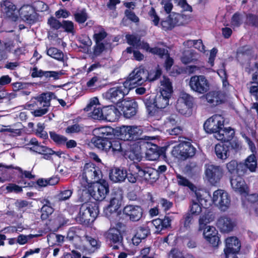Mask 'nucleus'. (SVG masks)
<instances>
[{"instance_id": "nucleus-5", "label": "nucleus", "mask_w": 258, "mask_h": 258, "mask_svg": "<svg viewBox=\"0 0 258 258\" xmlns=\"http://www.w3.org/2000/svg\"><path fill=\"white\" fill-rule=\"evenodd\" d=\"M171 96H167L161 93H157L155 96L153 103L149 105L146 102V106L149 114L151 116H156L161 111L158 109H163L166 107L169 104V99Z\"/></svg>"}, {"instance_id": "nucleus-50", "label": "nucleus", "mask_w": 258, "mask_h": 258, "mask_svg": "<svg viewBox=\"0 0 258 258\" xmlns=\"http://www.w3.org/2000/svg\"><path fill=\"white\" fill-rule=\"evenodd\" d=\"M149 19L152 24L156 26H159L160 17L157 15L155 10L153 8H151L148 12Z\"/></svg>"}, {"instance_id": "nucleus-35", "label": "nucleus", "mask_w": 258, "mask_h": 258, "mask_svg": "<svg viewBox=\"0 0 258 258\" xmlns=\"http://www.w3.org/2000/svg\"><path fill=\"white\" fill-rule=\"evenodd\" d=\"M119 112L113 107H105L103 108V120L109 121H114L118 116Z\"/></svg>"}, {"instance_id": "nucleus-40", "label": "nucleus", "mask_w": 258, "mask_h": 258, "mask_svg": "<svg viewBox=\"0 0 258 258\" xmlns=\"http://www.w3.org/2000/svg\"><path fill=\"white\" fill-rule=\"evenodd\" d=\"M183 99H178L176 108L177 110L182 114H187L190 113V109L192 107V105L189 104H185L183 103Z\"/></svg>"}, {"instance_id": "nucleus-56", "label": "nucleus", "mask_w": 258, "mask_h": 258, "mask_svg": "<svg viewBox=\"0 0 258 258\" xmlns=\"http://www.w3.org/2000/svg\"><path fill=\"white\" fill-rule=\"evenodd\" d=\"M243 15L239 13H235L231 18V23L233 27L239 26L242 22Z\"/></svg>"}, {"instance_id": "nucleus-62", "label": "nucleus", "mask_w": 258, "mask_h": 258, "mask_svg": "<svg viewBox=\"0 0 258 258\" xmlns=\"http://www.w3.org/2000/svg\"><path fill=\"white\" fill-rule=\"evenodd\" d=\"M75 18L78 22L80 23H84L87 19V15L85 11H82L77 13L75 15Z\"/></svg>"}, {"instance_id": "nucleus-17", "label": "nucleus", "mask_w": 258, "mask_h": 258, "mask_svg": "<svg viewBox=\"0 0 258 258\" xmlns=\"http://www.w3.org/2000/svg\"><path fill=\"white\" fill-rule=\"evenodd\" d=\"M99 105V102L98 98L93 97L90 100L85 110L86 111H91L89 114L92 118L103 120V108L101 109Z\"/></svg>"}, {"instance_id": "nucleus-64", "label": "nucleus", "mask_w": 258, "mask_h": 258, "mask_svg": "<svg viewBox=\"0 0 258 258\" xmlns=\"http://www.w3.org/2000/svg\"><path fill=\"white\" fill-rule=\"evenodd\" d=\"M6 190L10 192L19 193L22 191V188L15 184L10 183L6 187Z\"/></svg>"}, {"instance_id": "nucleus-19", "label": "nucleus", "mask_w": 258, "mask_h": 258, "mask_svg": "<svg viewBox=\"0 0 258 258\" xmlns=\"http://www.w3.org/2000/svg\"><path fill=\"white\" fill-rule=\"evenodd\" d=\"M117 105L126 118H130L137 113L138 104L134 100H124L122 101L120 105Z\"/></svg>"}, {"instance_id": "nucleus-47", "label": "nucleus", "mask_w": 258, "mask_h": 258, "mask_svg": "<svg viewBox=\"0 0 258 258\" xmlns=\"http://www.w3.org/2000/svg\"><path fill=\"white\" fill-rule=\"evenodd\" d=\"M73 194V190L65 189L61 190L55 196V199L58 202L66 201L69 200Z\"/></svg>"}, {"instance_id": "nucleus-8", "label": "nucleus", "mask_w": 258, "mask_h": 258, "mask_svg": "<svg viewBox=\"0 0 258 258\" xmlns=\"http://www.w3.org/2000/svg\"><path fill=\"white\" fill-rule=\"evenodd\" d=\"M86 191H84L85 194H87L88 197L91 195L93 198L97 201H102L105 198L106 195L109 192V188L108 183L102 180L99 182L93 183V192H91V185L90 187L86 189Z\"/></svg>"}, {"instance_id": "nucleus-11", "label": "nucleus", "mask_w": 258, "mask_h": 258, "mask_svg": "<svg viewBox=\"0 0 258 258\" xmlns=\"http://www.w3.org/2000/svg\"><path fill=\"white\" fill-rule=\"evenodd\" d=\"M195 148L189 142H183L174 147L171 154L178 158L184 160L193 156L195 154Z\"/></svg>"}, {"instance_id": "nucleus-13", "label": "nucleus", "mask_w": 258, "mask_h": 258, "mask_svg": "<svg viewBox=\"0 0 258 258\" xmlns=\"http://www.w3.org/2000/svg\"><path fill=\"white\" fill-rule=\"evenodd\" d=\"M224 117L220 114H215L206 120L204 128L208 133H218L224 126Z\"/></svg>"}, {"instance_id": "nucleus-61", "label": "nucleus", "mask_w": 258, "mask_h": 258, "mask_svg": "<svg viewBox=\"0 0 258 258\" xmlns=\"http://www.w3.org/2000/svg\"><path fill=\"white\" fill-rule=\"evenodd\" d=\"M183 99V103L185 104H189L192 106L193 104V97L189 94L181 92L180 94L178 99Z\"/></svg>"}, {"instance_id": "nucleus-22", "label": "nucleus", "mask_w": 258, "mask_h": 258, "mask_svg": "<svg viewBox=\"0 0 258 258\" xmlns=\"http://www.w3.org/2000/svg\"><path fill=\"white\" fill-rule=\"evenodd\" d=\"M203 235L207 241L213 246L218 245L220 239L218 236V231L213 226H207L204 229Z\"/></svg>"}, {"instance_id": "nucleus-10", "label": "nucleus", "mask_w": 258, "mask_h": 258, "mask_svg": "<svg viewBox=\"0 0 258 258\" xmlns=\"http://www.w3.org/2000/svg\"><path fill=\"white\" fill-rule=\"evenodd\" d=\"M205 178L212 185H216L218 183L223 175L222 168L219 166L211 164L205 165Z\"/></svg>"}, {"instance_id": "nucleus-54", "label": "nucleus", "mask_w": 258, "mask_h": 258, "mask_svg": "<svg viewBox=\"0 0 258 258\" xmlns=\"http://www.w3.org/2000/svg\"><path fill=\"white\" fill-rule=\"evenodd\" d=\"M125 37L128 44L136 46V47L138 46L140 41V39L139 37L134 35L128 34L126 35Z\"/></svg>"}, {"instance_id": "nucleus-16", "label": "nucleus", "mask_w": 258, "mask_h": 258, "mask_svg": "<svg viewBox=\"0 0 258 258\" xmlns=\"http://www.w3.org/2000/svg\"><path fill=\"white\" fill-rule=\"evenodd\" d=\"M122 198V191L120 189H115L112 193L109 204L104 210L106 214L116 212L121 206Z\"/></svg>"}, {"instance_id": "nucleus-21", "label": "nucleus", "mask_w": 258, "mask_h": 258, "mask_svg": "<svg viewBox=\"0 0 258 258\" xmlns=\"http://www.w3.org/2000/svg\"><path fill=\"white\" fill-rule=\"evenodd\" d=\"M123 213L132 221H138L142 217L143 210L137 205H127L123 209Z\"/></svg>"}, {"instance_id": "nucleus-59", "label": "nucleus", "mask_w": 258, "mask_h": 258, "mask_svg": "<svg viewBox=\"0 0 258 258\" xmlns=\"http://www.w3.org/2000/svg\"><path fill=\"white\" fill-rule=\"evenodd\" d=\"M37 236L38 235L29 234L28 235H24L20 234L17 237V242L21 245H23L26 243L29 239L37 237Z\"/></svg>"}, {"instance_id": "nucleus-6", "label": "nucleus", "mask_w": 258, "mask_h": 258, "mask_svg": "<svg viewBox=\"0 0 258 258\" xmlns=\"http://www.w3.org/2000/svg\"><path fill=\"white\" fill-rule=\"evenodd\" d=\"M147 80V72L143 69H135L123 83L130 91L131 89L141 85Z\"/></svg>"}, {"instance_id": "nucleus-36", "label": "nucleus", "mask_w": 258, "mask_h": 258, "mask_svg": "<svg viewBox=\"0 0 258 258\" xmlns=\"http://www.w3.org/2000/svg\"><path fill=\"white\" fill-rule=\"evenodd\" d=\"M33 8L30 6H24L20 10L19 14L24 21L31 23L34 21Z\"/></svg>"}, {"instance_id": "nucleus-3", "label": "nucleus", "mask_w": 258, "mask_h": 258, "mask_svg": "<svg viewBox=\"0 0 258 258\" xmlns=\"http://www.w3.org/2000/svg\"><path fill=\"white\" fill-rule=\"evenodd\" d=\"M98 212V207L95 204L85 203L80 207L77 220L81 224H87L90 221H94Z\"/></svg>"}, {"instance_id": "nucleus-1", "label": "nucleus", "mask_w": 258, "mask_h": 258, "mask_svg": "<svg viewBox=\"0 0 258 258\" xmlns=\"http://www.w3.org/2000/svg\"><path fill=\"white\" fill-rule=\"evenodd\" d=\"M101 171L99 168L91 162L86 163L81 170V174L79 176L80 189L83 191L90 187L95 181L100 179Z\"/></svg>"}, {"instance_id": "nucleus-33", "label": "nucleus", "mask_w": 258, "mask_h": 258, "mask_svg": "<svg viewBox=\"0 0 258 258\" xmlns=\"http://www.w3.org/2000/svg\"><path fill=\"white\" fill-rule=\"evenodd\" d=\"M234 131L231 127L222 128L218 133L214 134L215 138L220 141L228 142L233 137Z\"/></svg>"}, {"instance_id": "nucleus-20", "label": "nucleus", "mask_w": 258, "mask_h": 258, "mask_svg": "<svg viewBox=\"0 0 258 258\" xmlns=\"http://www.w3.org/2000/svg\"><path fill=\"white\" fill-rule=\"evenodd\" d=\"M201 98H205L211 106H216L224 102L225 95L221 91H211L202 96Z\"/></svg>"}, {"instance_id": "nucleus-63", "label": "nucleus", "mask_w": 258, "mask_h": 258, "mask_svg": "<svg viewBox=\"0 0 258 258\" xmlns=\"http://www.w3.org/2000/svg\"><path fill=\"white\" fill-rule=\"evenodd\" d=\"M150 52L157 54L160 57H163L164 56H166L168 54L167 51L165 49L158 47L152 48L150 49Z\"/></svg>"}, {"instance_id": "nucleus-12", "label": "nucleus", "mask_w": 258, "mask_h": 258, "mask_svg": "<svg viewBox=\"0 0 258 258\" xmlns=\"http://www.w3.org/2000/svg\"><path fill=\"white\" fill-rule=\"evenodd\" d=\"M77 248L91 253L97 250L101 246V242L91 236L86 235L80 243H75Z\"/></svg>"}, {"instance_id": "nucleus-53", "label": "nucleus", "mask_w": 258, "mask_h": 258, "mask_svg": "<svg viewBox=\"0 0 258 258\" xmlns=\"http://www.w3.org/2000/svg\"><path fill=\"white\" fill-rule=\"evenodd\" d=\"M50 136L51 139L57 144H64L67 140L65 137L52 132H50Z\"/></svg>"}, {"instance_id": "nucleus-46", "label": "nucleus", "mask_w": 258, "mask_h": 258, "mask_svg": "<svg viewBox=\"0 0 258 258\" xmlns=\"http://www.w3.org/2000/svg\"><path fill=\"white\" fill-rule=\"evenodd\" d=\"M176 181L178 185L188 187L190 189L194 191L196 188L194 185L191 183L186 177L180 175H176Z\"/></svg>"}, {"instance_id": "nucleus-15", "label": "nucleus", "mask_w": 258, "mask_h": 258, "mask_svg": "<svg viewBox=\"0 0 258 258\" xmlns=\"http://www.w3.org/2000/svg\"><path fill=\"white\" fill-rule=\"evenodd\" d=\"M241 247L239 240L235 237H230L225 240V248L224 251L226 258H236V254Z\"/></svg>"}, {"instance_id": "nucleus-37", "label": "nucleus", "mask_w": 258, "mask_h": 258, "mask_svg": "<svg viewBox=\"0 0 258 258\" xmlns=\"http://www.w3.org/2000/svg\"><path fill=\"white\" fill-rule=\"evenodd\" d=\"M53 93L51 92L42 93L39 96L35 98L37 100L36 104L37 106H42L43 107H48Z\"/></svg>"}, {"instance_id": "nucleus-25", "label": "nucleus", "mask_w": 258, "mask_h": 258, "mask_svg": "<svg viewBox=\"0 0 258 258\" xmlns=\"http://www.w3.org/2000/svg\"><path fill=\"white\" fill-rule=\"evenodd\" d=\"M103 236L106 241L110 243L117 244L121 243L122 237L120 231L115 228H110L105 231Z\"/></svg>"}, {"instance_id": "nucleus-60", "label": "nucleus", "mask_w": 258, "mask_h": 258, "mask_svg": "<svg viewBox=\"0 0 258 258\" xmlns=\"http://www.w3.org/2000/svg\"><path fill=\"white\" fill-rule=\"evenodd\" d=\"M156 149H150L146 153V156L149 160H155L159 157V153Z\"/></svg>"}, {"instance_id": "nucleus-51", "label": "nucleus", "mask_w": 258, "mask_h": 258, "mask_svg": "<svg viewBox=\"0 0 258 258\" xmlns=\"http://www.w3.org/2000/svg\"><path fill=\"white\" fill-rule=\"evenodd\" d=\"M201 205L199 204L195 200H192L189 207L190 214L192 215H198L202 212Z\"/></svg>"}, {"instance_id": "nucleus-45", "label": "nucleus", "mask_w": 258, "mask_h": 258, "mask_svg": "<svg viewBox=\"0 0 258 258\" xmlns=\"http://www.w3.org/2000/svg\"><path fill=\"white\" fill-rule=\"evenodd\" d=\"M107 36V33L105 30L101 27H97L94 30L93 35L96 43L101 42Z\"/></svg>"}, {"instance_id": "nucleus-24", "label": "nucleus", "mask_w": 258, "mask_h": 258, "mask_svg": "<svg viewBox=\"0 0 258 258\" xmlns=\"http://www.w3.org/2000/svg\"><path fill=\"white\" fill-rule=\"evenodd\" d=\"M27 145L28 146L27 148L30 151L40 154L51 155L53 153V151L50 148L40 145L35 138L31 139Z\"/></svg>"}, {"instance_id": "nucleus-42", "label": "nucleus", "mask_w": 258, "mask_h": 258, "mask_svg": "<svg viewBox=\"0 0 258 258\" xmlns=\"http://www.w3.org/2000/svg\"><path fill=\"white\" fill-rule=\"evenodd\" d=\"M81 43L80 46L84 48V51L88 53L90 50L92 42L90 38L86 35H82L79 38Z\"/></svg>"}, {"instance_id": "nucleus-14", "label": "nucleus", "mask_w": 258, "mask_h": 258, "mask_svg": "<svg viewBox=\"0 0 258 258\" xmlns=\"http://www.w3.org/2000/svg\"><path fill=\"white\" fill-rule=\"evenodd\" d=\"M212 201L216 206L223 211H226L230 205V199L228 193L222 189H218L213 192Z\"/></svg>"}, {"instance_id": "nucleus-34", "label": "nucleus", "mask_w": 258, "mask_h": 258, "mask_svg": "<svg viewBox=\"0 0 258 258\" xmlns=\"http://www.w3.org/2000/svg\"><path fill=\"white\" fill-rule=\"evenodd\" d=\"M215 152L218 158L225 160L229 156V148L226 143L216 144L215 147Z\"/></svg>"}, {"instance_id": "nucleus-7", "label": "nucleus", "mask_w": 258, "mask_h": 258, "mask_svg": "<svg viewBox=\"0 0 258 258\" xmlns=\"http://www.w3.org/2000/svg\"><path fill=\"white\" fill-rule=\"evenodd\" d=\"M190 89L199 94L207 92L210 89V83L203 75L192 76L188 83Z\"/></svg>"}, {"instance_id": "nucleus-58", "label": "nucleus", "mask_w": 258, "mask_h": 258, "mask_svg": "<svg viewBox=\"0 0 258 258\" xmlns=\"http://www.w3.org/2000/svg\"><path fill=\"white\" fill-rule=\"evenodd\" d=\"M33 8L38 12H44L47 10L48 6L42 1H37L33 3Z\"/></svg>"}, {"instance_id": "nucleus-32", "label": "nucleus", "mask_w": 258, "mask_h": 258, "mask_svg": "<svg viewBox=\"0 0 258 258\" xmlns=\"http://www.w3.org/2000/svg\"><path fill=\"white\" fill-rule=\"evenodd\" d=\"M140 173V177L151 182L155 181L158 178V171L152 168H141Z\"/></svg>"}, {"instance_id": "nucleus-55", "label": "nucleus", "mask_w": 258, "mask_h": 258, "mask_svg": "<svg viewBox=\"0 0 258 258\" xmlns=\"http://www.w3.org/2000/svg\"><path fill=\"white\" fill-rule=\"evenodd\" d=\"M178 122L177 117L175 115H172L166 118L165 121V125L166 127L169 128L176 126Z\"/></svg>"}, {"instance_id": "nucleus-4", "label": "nucleus", "mask_w": 258, "mask_h": 258, "mask_svg": "<svg viewBox=\"0 0 258 258\" xmlns=\"http://www.w3.org/2000/svg\"><path fill=\"white\" fill-rule=\"evenodd\" d=\"M92 141L96 147L106 152L115 154L121 151V143L118 140H110L108 138H93Z\"/></svg>"}, {"instance_id": "nucleus-44", "label": "nucleus", "mask_w": 258, "mask_h": 258, "mask_svg": "<svg viewBox=\"0 0 258 258\" xmlns=\"http://www.w3.org/2000/svg\"><path fill=\"white\" fill-rule=\"evenodd\" d=\"M162 74L161 68L158 66L147 73V80L154 81L159 78Z\"/></svg>"}, {"instance_id": "nucleus-49", "label": "nucleus", "mask_w": 258, "mask_h": 258, "mask_svg": "<svg viewBox=\"0 0 258 258\" xmlns=\"http://www.w3.org/2000/svg\"><path fill=\"white\" fill-rule=\"evenodd\" d=\"M192 220V216L190 214H186L181 222V225L179 228V231L183 232L187 230L189 228Z\"/></svg>"}, {"instance_id": "nucleus-41", "label": "nucleus", "mask_w": 258, "mask_h": 258, "mask_svg": "<svg viewBox=\"0 0 258 258\" xmlns=\"http://www.w3.org/2000/svg\"><path fill=\"white\" fill-rule=\"evenodd\" d=\"M252 81L251 84L254 85L251 86L249 88L250 93L255 97L256 100L258 99V69L252 75Z\"/></svg>"}, {"instance_id": "nucleus-43", "label": "nucleus", "mask_w": 258, "mask_h": 258, "mask_svg": "<svg viewBox=\"0 0 258 258\" xmlns=\"http://www.w3.org/2000/svg\"><path fill=\"white\" fill-rule=\"evenodd\" d=\"M46 53L48 56L57 60H62L63 58L62 52L55 47L48 48Z\"/></svg>"}, {"instance_id": "nucleus-31", "label": "nucleus", "mask_w": 258, "mask_h": 258, "mask_svg": "<svg viewBox=\"0 0 258 258\" xmlns=\"http://www.w3.org/2000/svg\"><path fill=\"white\" fill-rule=\"evenodd\" d=\"M217 225L222 231L228 232L233 229L235 226V223L229 218L223 216L219 219Z\"/></svg>"}, {"instance_id": "nucleus-52", "label": "nucleus", "mask_w": 258, "mask_h": 258, "mask_svg": "<svg viewBox=\"0 0 258 258\" xmlns=\"http://www.w3.org/2000/svg\"><path fill=\"white\" fill-rule=\"evenodd\" d=\"M212 220V218L209 214H205L201 216L199 219V230H202Z\"/></svg>"}, {"instance_id": "nucleus-27", "label": "nucleus", "mask_w": 258, "mask_h": 258, "mask_svg": "<svg viewBox=\"0 0 258 258\" xmlns=\"http://www.w3.org/2000/svg\"><path fill=\"white\" fill-rule=\"evenodd\" d=\"M126 170L122 167H113L109 172V178L114 182H120L126 178Z\"/></svg>"}, {"instance_id": "nucleus-30", "label": "nucleus", "mask_w": 258, "mask_h": 258, "mask_svg": "<svg viewBox=\"0 0 258 258\" xmlns=\"http://www.w3.org/2000/svg\"><path fill=\"white\" fill-rule=\"evenodd\" d=\"M141 167L138 164H132L128 168V171L126 170V178L131 183H135L138 177H140Z\"/></svg>"}, {"instance_id": "nucleus-28", "label": "nucleus", "mask_w": 258, "mask_h": 258, "mask_svg": "<svg viewBox=\"0 0 258 258\" xmlns=\"http://www.w3.org/2000/svg\"><path fill=\"white\" fill-rule=\"evenodd\" d=\"M231 185L232 187L240 193H245L247 190V186L241 177L234 175L231 178Z\"/></svg>"}, {"instance_id": "nucleus-29", "label": "nucleus", "mask_w": 258, "mask_h": 258, "mask_svg": "<svg viewBox=\"0 0 258 258\" xmlns=\"http://www.w3.org/2000/svg\"><path fill=\"white\" fill-rule=\"evenodd\" d=\"M158 93L171 96L173 92L172 84L170 79L163 77L160 81Z\"/></svg>"}, {"instance_id": "nucleus-38", "label": "nucleus", "mask_w": 258, "mask_h": 258, "mask_svg": "<svg viewBox=\"0 0 258 258\" xmlns=\"http://www.w3.org/2000/svg\"><path fill=\"white\" fill-rule=\"evenodd\" d=\"M93 133L96 135L95 138H108L107 137L113 134V130L109 126H103L95 128L94 130Z\"/></svg>"}, {"instance_id": "nucleus-26", "label": "nucleus", "mask_w": 258, "mask_h": 258, "mask_svg": "<svg viewBox=\"0 0 258 258\" xmlns=\"http://www.w3.org/2000/svg\"><path fill=\"white\" fill-rule=\"evenodd\" d=\"M194 195L193 196L196 199H194L197 202H199L200 205L203 207H207L210 205V194L208 192L203 189H197L194 190Z\"/></svg>"}, {"instance_id": "nucleus-39", "label": "nucleus", "mask_w": 258, "mask_h": 258, "mask_svg": "<svg viewBox=\"0 0 258 258\" xmlns=\"http://www.w3.org/2000/svg\"><path fill=\"white\" fill-rule=\"evenodd\" d=\"M244 165L250 172H255L257 165L256 156L254 154L248 156L244 161Z\"/></svg>"}, {"instance_id": "nucleus-9", "label": "nucleus", "mask_w": 258, "mask_h": 258, "mask_svg": "<svg viewBox=\"0 0 258 258\" xmlns=\"http://www.w3.org/2000/svg\"><path fill=\"white\" fill-rule=\"evenodd\" d=\"M129 92L128 89L122 83L109 89L103 94V96L106 99L113 103L117 102V104L119 105L120 103L118 102L128 94Z\"/></svg>"}, {"instance_id": "nucleus-57", "label": "nucleus", "mask_w": 258, "mask_h": 258, "mask_svg": "<svg viewBox=\"0 0 258 258\" xmlns=\"http://www.w3.org/2000/svg\"><path fill=\"white\" fill-rule=\"evenodd\" d=\"M41 211L42 213V219H45L53 213V209L51 206L47 205H44L41 208Z\"/></svg>"}, {"instance_id": "nucleus-23", "label": "nucleus", "mask_w": 258, "mask_h": 258, "mask_svg": "<svg viewBox=\"0 0 258 258\" xmlns=\"http://www.w3.org/2000/svg\"><path fill=\"white\" fill-rule=\"evenodd\" d=\"M138 128L133 126H122L119 128V137L122 140H133L137 138Z\"/></svg>"}, {"instance_id": "nucleus-48", "label": "nucleus", "mask_w": 258, "mask_h": 258, "mask_svg": "<svg viewBox=\"0 0 258 258\" xmlns=\"http://www.w3.org/2000/svg\"><path fill=\"white\" fill-rule=\"evenodd\" d=\"M197 54L192 50L185 51L181 60L183 63L187 64L196 59Z\"/></svg>"}, {"instance_id": "nucleus-2", "label": "nucleus", "mask_w": 258, "mask_h": 258, "mask_svg": "<svg viewBox=\"0 0 258 258\" xmlns=\"http://www.w3.org/2000/svg\"><path fill=\"white\" fill-rule=\"evenodd\" d=\"M190 20L189 15L172 12L161 21L159 27L165 31H170L175 27L187 24Z\"/></svg>"}, {"instance_id": "nucleus-18", "label": "nucleus", "mask_w": 258, "mask_h": 258, "mask_svg": "<svg viewBox=\"0 0 258 258\" xmlns=\"http://www.w3.org/2000/svg\"><path fill=\"white\" fill-rule=\"evenodd\" d=\"M1 11L4 16L11 18L14 21H16L19 18V11L13 3L8 0H3Z\"/></svg>"}]
</instances>
